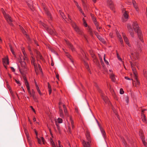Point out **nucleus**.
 <instances>
[{"mask_svg":"<svg viewBox=\"0 0 147 147\" xmlns=\"http://www.w3.org/2000/svg\"><path fill=\"white\" fill-rule=\"evenodd\" d=\"M74 2L75 3V5L77 7H78L79 6V5H78V3L76 1H74Z\"/></svg>","mask_w":147,"mask_h":147,"instance_id":"obj_54","label":"nucleus"},{"mask_svg":"<svg viewBox=\"0 0 147 147\" xmlns=\"http://www.w3.org/2000/svg\"><path fill=\"white\" fill-rule=\"evenodd\" d=\"M51 145H52L53 147H56L55 144H54V142H52L51 143Z\"/></svg>","mask_w":147,"mask_h":147,"instance_id":"obj_64","label":"nucleus"},{"mask_svg":"<svg viewBox=\"0 0 147 147\" xmlns=\"http://www.w3.org/2000/svg\"><path fill=\"white\" fill-rule=\"evenodd\" d=\"M59 13H60V14L61 15L62 17H63L64 15V13L63 12H62L61 11L59 10Z\"/></svg>","mask_w":147,"mask_h":147,"instance_id":"obj_46","label":"nucleus"},{"mask_svg":"<svg viewBox=\"0 0 147 147\" xmlns=\"http://www.w3.org/2000/svg\"><path fill=\"white\" fill-rule=\"evenodd\" d=\"M56 77L58 79V80H59V74L57 73V74H56Z\"/></svg>","mask_w":147,"mask_h":147,"instance_id":"obj_60","label":"nucleus"},{"mask_svg":"<svg viewBox=\"0 0 147 147\" xmlns=\"http://www.w3.org/2000/svg\"><path fill=\"white\" fill-rule=\"evenodd\" d=\"M130 64L131 65V67L132 69V71L133 72V74L134 75V78H137V72L136 70V69L135 67L134 66V64L132 63V62H130Z\"/></svg>","mask_w":147,"mask_h":147,"instance_id":"obj_5","label":"nucleus"},{"mask_svg":"<svg viewBox=\"0 0 147 147\" xmlns=\"http://www.w3.org/2000/svg\"><path fill=\"white\" fill-rule=\"evenodd\" d=\"M36 90L38 91V92L39 94H40V95H42V93L40 91V90L39 88V86H37V87H36Z\"/></svg>","mask_w":147,"mask_h":147,"instance_id":"obj_35","label":"nucleus"},{"mask_svg":"<svg viewBox=\"0 0 147 147\" xmlns=\"http://www.w3.org/2000/svg\"><path fill=\"white\" fill-rule=\"evenodd\" d=\"M124 78H125V79L127 80H132V81H133V80L132 78H128L127 77L125 76V77Z\"/></svg>","mask_w":147,"mask_h":147,"instance_id":"obj_50","label":"nucleus"},{"mask_svg":"<svg viewBox=\"0 0 147 147\" xmlns=\"http://www.w3.org/2000/svg\"><path fill=\"white\" fill-rule=\"evenodd\" d=\"M59 113L60 117L62 118H64V115L62 109L61 108V106L59 107Z\"/></svg>","mask_w":147,"mask_h":147,"instance_id":"obj_19","label":"nucleus"},{"mask_svg":"<svg viewBox=\"0 0 147 147\" xmlns=\"http://www.w3.org/2000/svg\"><path fill=\"white\" fill-rule=\"evenodd\" d=\"M94 23V24L96 26V27H97L99 26V24L97 22H96Z\"/></svg>","mask_w":147,"mask_h":147,"instance_id":"obj_52","label":"nucleus"},{"mask_svg":"<svg viewBox=\"0 0 147 147\" xmlns=\"http://www.w3.org/2000/svg\"><path fill=\"white\" fill-rule=\"evenodd\" d=\"M116 34L117 36V37L118 38H119V40L120 41L121 44V45L124 46V44L123 43V39H122V38L121 37V35H120L119 32H118V31H117L116 32Z\"/></svg>","mask_w":147,"mask_h":147,"instance_id":"obj_10","label":"nucleus"},{"mask_svg":"<svg viewBox=\"0 0 147 147\" xmlns=\"http://www.w3.org/2000/svg\"><path fill=\"white\" fill-rule=\"evenodd\" d=\"M38 56L40 59L43 60V58L41 54H40Z\"/></svg>","mask_w":147,"mask_h":147,"instance_id":"obj_58","label":"nucleus"},{"mask_svg":"<svg viewBox=\"0 0 147 147\" xmlns=\"http://www.w3.org/2000/svg\"><path fill=\"white\" fill-rule=\"evenodd\" d=\"M86 136H90V132L88 130H87L86 131Z\"/></svg>","mask_w":147,"mask_h":147,"instance_id":"obj_41","label":"nucleus"},{"mask_svg":"<svg viewBox=\"0 0 147 147\" xmlns=\"http://www.w3.org/2000/svg\"><path fill=\"white\" fill-rule=\"evenodd\" d=\"M87 29L88 31V32H89L90 34L92 36L93 33L91 27L89 26H88Z\"/></svg>","mask_w":147,"mask_h":147,"instance_id":"obj_26","label":"nucleus"},{"mask_svg":"<svg viewBox=\"0 0 147 147\" xmlns=\"http://www.w3.org/2000/svg\"><path fill=\"white\" fill-rule=\"evenodd\" d=\"M104 60L105 63L107 65H108L109 64V62L107 61L105 59V55L104 56Z\"/></svg>","mask_w":147,"mask_h":147,"instance_id":"obj_40","label":"nucleus"},{"mask_svg":"<svg viewBox=\"0 0 147 147\" xmlns=\"http://www.w3.org/2000/svg\"><path fill=\"white\" fill-rule=\"evenodd\" d=\"M120 93L121 94H123L124 93V91L123 89L121 88L120 90Z\"/></svg>","mask_w":147,"mask_h":147,"instance_id":"obj_44","label":"nucleus"},{"mask_svg":"<svg viewBox=\"0 0 147 147\" xmlns=\"http://www.w3.org/2000/svg\"><path fill=\"white\" fill-rule=\"evenodd\" d=\"M47 31L51 34L53 35L55 34V31L51 29L47 28Z\"/></svg>","mask_w":147,"mask_h":147,"instance_id":"obj_23","label":"nucleus"},{"mask_svg":"<svg viewBox=\"0 0 147 147\" xmlns=\"http://www.w3.org/2000/svg\"><path fill=\"white\" fill-rule=\"evenodd\" d=\"M123 16L125 19H127L128 18V14L127 13L126 11H124L123 14Z\"/></svg>","mask_w":147,"mask_h":147,"instance_id":"obj_25","label":"nucleus"},{"mask_svg":"<svg viewBox=\"0 0 147 147\" xmlns=\"http://www.w3.org/2000/svg\"><path fill=\"white\" fill-rule=\"evenodd\" d=\"M58 122L59 123H61L63 122V120L62 119L60 118H58L57 119Z\"/></svg>","mask_w":147,"mask_h":147,"instance_id":"obj_39","label":"nucleus"},{"mask_svg":"<svg viewBox=\"0 0 147 147\" xmlns=\"http://www.w3.org/2000/svg\"><path fill=\"white\" fill-rule=\"evenodd\" d=\"M110 77L112 81L114 82L115 81V79L114 76V75L113 74H111L110 75Z\"/></svg>","mask_w":147,"mask_h":147,"instance_id":"obj_32","label":"nucleus"},{"mask_svg":"<svg viewBox=\"0 0 147 147\" xmlns=\"http://www.w3.org/2000/svg\"><path fill=\"white\" fill-rule=\"evenodd\" d=\"M109 36L111 37V38H113V33L110 32L109 33Z\"/></svg>","mask_w":147,"mask_h":147,"instance_id":"obj_57","label":"nucleus"},{"mask_svg":"<svg viewBox=\"0 0 147 147\" xmlns=\"http://www.w3.org/2000/svg\"><path fill=\"white\" fill-rule=\"evenodd\" d=\"M63 107L64 109V113L65 115L68 116V113L67 112V108L66 107L65 105H63Z\"/></svg>","mask_w":147,"mask_h":147,"instance_id":"obj_22","label":"nucleus"},{"mask_svg":"<svg viewBox=\"0 0 147 147\" xmlns=\"http://www.w3.org/2000/svg\"><path fill=\"white\" fill-rule=\"evenodd\" d=\"M135 57H136V58H135V59H138V58H139V54H138V53H136V54L135 53Z\"/></svg>","mask_w":147,"mask_h":147,"instance_id":"obj_45","label":"nucleus"},{"mask_svg":"<svg viewBox=\"0 0 147 147\" xmlns=\"http://www.w3.org/2000/svg\"><path fill=\"white\" fill-rule=\"evenodd\" d=\"M65 53L66 54V55L67 56V57H68L69 58V59H70V60L71 61L72 63H73L74 61H73V60L72 59L71 56L67 53H66L65 52Z\"/></svg>","mask_w":147,"mask_h":147,"instance_id":"obj_27","label":"nucleus"},{"mask_svg":"<svg viewBox=\"0 0 147 147\" xmlns=\"http://www.w3.org/2000/svg\"><path fill=\"white\" fill-rule=\"evenodd\" d=\"M69 118L71 125L72 128V129H74V122L72 119V117L71 116H70Z\"/></svg>","mask_w":147,"mask_h":147,"instance_id":"obj_24","label":"nucleus"},{"mask_svg":"<svg viewBox=\"0 0 147 147\" xmlns=\"http://www.w3.org/2000/svg\"><path fill=\"white\" fill-rule=\"evenodd\" d=\"M137 33L138 37L140 40L142 42H144L143 38V36L142 32L140 30H138L136 32Z\"/></svg>","mask_w":147,"mask_h":147,"instance_id":"obj_11","label":"nucleus"},{"mask_svg":"<svg viewBox=\"0 0 147 147\" xmlns=\"http://www.w3.org/2000/svg\"><path fill=\"white\" fill-rule=\"evenodd\" d=\"M9 47H10V48L11 50V52L12 53H13V55H15V53H14V51L13 50L11 46H9Z\"/></svg>","mask_w":147,"mask_h":147,"instance_id":"obj_42","label":"nucleus"},{"mask_svg":"<svg viewBox=\"0 0 147 147\" xmlns=\"http://www.w3.org/2000/svg\"><path fill=\"white\" fill-rule=\"evenodd\" d=\"M97 38L103 43L105 44L106 43V42L105 41L104 39L100 35L99 36H98Z\"/></svg>","mask_w":147,"mask_h":147,"instance_id":"obj_20","label":"nucleus"},{"mask_svg":"<svg viewBox=\"0 0 147 147\" xmlns=\"http://www.w3.org/2000/svg\"><path fill=\"white\" fill-rule=\"evenodd\" d=\"M82 35L84 37V38L86 39V40L87 41V36H86V35H85L84 34H83Z\"/></svg>","mask_w":147,"mask_h":147,"instance_id":"obj_56","label":"nucleus"},{"mask_svg":"<svg viewBox=\"0 0 147 147\" xmlns=\"http://www.w3.org/2000/svg\"><path fill=\"white\" fill-rule=\"evenodd\" d=\"M37 138L38 142V143L39 144H40L41 143V141L40 139H39V138H38V137H37Z\"/></svg>","mask_w":147,"mask_h":147,"instance_id":"obj_55","label":"nucleus"},{"mask_svg":"<svg viewBox=\"0 0 147 147\" xmlns=\"http://www.w3.org/2000/svg\"><path fill=\"white\" fill-rule=\"evenodd\" d=\"M34 99V101L36 102H38V100L36 98V97L35 95L34 96V97H32Z\"/></svg>","mask_w":147,"mask_h":147,"instance_id":"obj_48","label":"nucleus"},{"mask_svg":"<svg viewBox=\"0 0 147 147\" xmlns=\"http://www.w3.org/2000/svg\"><path fill=\"white\" fill-rule=\"evenodd\" d=\"M24 81H25V84L26 85H26H27V84H28V86H29V84L28 83V81L26 79V77H24Z\"/></svg>","mask_w":147,"mask_h":147,"instance_id":"obj_37","label":"nucleus"},{"mask_svg":"<svg viewBox=\"0 0 147 147\" xmlns=\"http://www.w3.org/2000/svg\"><path fill=\"white\" fill-rule=\"evenodd\" d=\"M134 5L136 9V10L137 11H138V8L136 4Z\"/></svg>","mask_w":147,"mask_h":147,"instance_id":"obj_61","label":"nucleus"},{"mask_svg":"<svg viewBox=\"0 0 147 147\" xmlns=\"http://www.w3.org/2000/svg\"><path fill=\"white\" fill-rule=\"evenodd\" d=\"M97 29L98 30V31L100 32V30L101 28L102 27H96Z\"/></svg>","mask_w":147,"mask_h":147,"instance_id":"obj_59","label":"nucleus"},{"mask_svg":"<svg viewBox=\"0 0 147 147\" xmlns=\"http://www.w3.org/2000/svg\"><path fill=\"white\" fill-rule=\"evenodd\" d=\"M82 20L83 22V25L86 27H88L87 24L85 19L83 18Z\"/></svg>","mask_w":147,"mask_h":147,"instance_id":"obj_31","label":"nucleus"},{"mask_svg":"<svg viewBox=\"0 0 147 147\" xmlns=\"http://www.w3.org/2000/svg\"><path fill=\"white\" fill-rule=\"evenodd\" d=\"M20 29L21 30H22L23 33L24 34H26V32L25 30L21 26H20Z\"/></svg>","mask_w":147,"mask_h":147,"instance_id":"obj_34","label":"nucleus"},{"mask_svg":"<svg viewBox=\"0 0 147 147\" xmlns=\"http://www.w3.org/2000/svg\"><path fill=\"white\" fill-rule=\"evenodd\" d=\"M122 36L124 39L125 42L126 43V44L129 47H131V45L129 43V40L128 38L126 36L125 34L123 33Z\"/></svg>","mask_w":147,"mask_h":147,"instance_id":"obj_8","label":"nucleus"},{"mask_svg":"<svg viewBox=\"0 0 147 147\" xmlns=\"http://www.w3.org/2000/svg\"><path fill=\"white\" fill-rule=\"evenodd\" d=\"M72 27L75 30L77 34L80 35L83 34V32L81 30L80 28L75 24H73L72 25Z\"/></svg>","mask_w":147,"mask_h":147,"instance_id":"obj_2","label":"nucleus"},{"mask_svg":"<svg viewBox=\"0 0 147 147\" xmlns=\"http://www.w3.org/2000/svg\"><path fill=\"white\" fill-rule=\"evenodd\" d=\"M67 16H68V18H67L65 17V16L64 15L63 16L62 18H63L67 22H71V19L70 18L69 16V14H67Z\"/></svg>","mask_w":147,"mask_h":147,"instance_id":"obj_18","label":"nucleus"},{"mask_svg":"<svg viewBox=\"0 0 147 147\" xmlns=\"http://www.w3.org/2000/svg\"><path fill=\"white\" fill-rule=\"evenodd\" d=\"M94 33L95 34V35L97 37L99 35L98 33L96 31H94Z\"/></svg>","mask_w":147,"mask_h":147,"instance_id":"obj_62","label":"nucleus"},{"mask_svg":"<svg viewBox=\"0 0 147 147\" xmlns=\"http://www.w3.org/2000/svg\"><path fill=\"white\" fill-rule=\"evenodd\" d=\"M20 63L22 67H24V68L26 67V63L24 61H20Z\"/></svg>","mask_w":147,"mask_h":147,"instance_id":"obj_29","label":"nucleus"},{"mask_svg":"<svg viewBox=\"0 0 147 147\" xmlns=\"http://www.w3.org/2000/svg\"><path fill=\"white\" fill-rule=\"evenodd\" d=\"M91 142L88 141L86 142L84 140H83L82 144L84 147H90V143Z\"/></svg>","mask_w":147,"mask_h":147,"instance_id":"obj_13","label":"nucleus"},{"mask_svg":"<svg viewBox=\"0 0 147 147\" xmlns=\"http://www.w3.org/2000/svg\"><path fill=\"white\" fill-rule=\"evenodd\" d=\"M44 9L45 11V13L47 15L49 20V22H51L53 18L51 13L49 11L47 8L45 7H44Z\"/></svg>","mask_w":147,"mask_h":147,"instance_id":"obj_3","label":"nucleus"},{"mask_svg":"<svg viewBox=\"0 0 147 147\" xmlns=\"http://www.w3.org/2000/svg\"><path fill=\"white\" fill-rule=\"evenodd\" d=\"M100 130L101 131V132L102 133V134L103 137L105 138L106 137V134L105 132V130H104V129L101 127H100Z\"/></svg>","mask_w":147,"mask_h":147,"instance_id":"obj_21","label":"nucleus"},{"mask_svg":"<svg viewBox=\"0 0 147 147\" xmlns=\"http://www.w3.org/2000/svg\"><path fill=\"white\" fill-rule=\"evenodd\" d=\"M56 125L57 127V128L58 130L59 131L60 130V127L59 125L57 123H56Z\"/></svg>","mask_w":147,"mask_h":147,"instance_id":"obj_51","label":"nucleus"},{"mask_svg":"<svg viewBox=\"0 0 147 147\" xmlns=\"http://www.w3.org/2000/svg\"><path fill=\"white\" fill-rule=\"evenodd\" d=\"M117 57L118 59L119 60H120V61H122V59H121V57H120V56L117 53Z\"/></svg>","mask_w":147,"mask_h":147,"instance_id":"obj_43","label":"nucleus"},{"mask_svg":"<svg viewBox=\"0 0 147 147\" xmlns=\"http://www.w3.org/2000/svg\"><path fill=\"white\" fill-rule=\"evenodd\" d=\"M65 41L66 44L67 45L68 47L71 49L72 51L73 52L75 51V49L74 48L73 45L69 41L66 40H65Z\"/></svg>","mask_w":147,"mask_h":147,"instance_id":"obj_9","label":"nucleus"},{"mask_svg":"<svg viewBox=\"0 0 147 147\" xmlns=\"http://www.w3.org/2000/svg\"><path fill=\"white\" fill-rule=\"evenodd\" d=\"M143 75L145 77H147V73L146 71L145 70H144L143 71Z\"/></svg>","mask_w":147,"mask_h":147,"instance_id":"obj_38","label":"nucleus"},{"mask_svg":"<svg viewBox=\"0 0 147 147\" xmlns=\"http://www.w3.org/2000/svg\"><path fill=\"white\" fill-rule=\"evenodd\" d=\"M132 26L135 32H136L137 31L140 29L138 25L136 22H133Z\"/></svg>","mask_w":147,"mask_h":147,"instance_id":"obj_7","label":"nucleus"},{"mask_svg":"<svg viewBox=\"0 0 147 147\" xmlns=\"http://www.w3.org/2000/svg\"><path fill=\"white\" fill-rule=\"evenodd\" d=\"M28 50L30 51H31V48H30V46L29 45H28Z\"/></svg>","mask_w":147,"mask_h":147,"instance_id":"obj_63","label":"nucleus"},{"mask_svg":"<svg viewBox=\"0 0 147 147\" xmlns=\"http://www.w3.org/2000/svg\"><path fill=\"white\" fill-rule=\"evenodd\" d=\"M127 27L128 30L130 33L131 36L132 37H134V33L131 26L128 24L127 25Z\"/></svg>","mask_w":147,"mask_h":147,"instance_id":"obj_6","label":"nucleus"},{"mask_svg":"<svg viewBox=\"0 0 147 147\" xmlns=\"http://www.w3.org/2000/svg\"><path fill=\"white\" fill-rule=\"evenodd\" d=\"M48 88L49 89V95H50L51 93V85H50V84L49 82H48Z\"/></svg>","mask_w":147,"mask_h":147,"instance_id":"obj_28","label":"nucleus"},{"mask_svg":"<svg viewBox=\"0 0 147 147\" xmlns=\"http://www.w3.org/2000/svg\"><path fill=\"white\" fill-rule=\"evenodd\" d=\"M3 64L5 67L6 68V66L9 64V59L8 57H6L5 58L3 59Z\"/></svg>","mask_w":147,"mask_h":147,"instance_id":"obj_12","label":"nucleus"},{"mask_svg":"<svg viewBox=\"0 0 147 147\" xmlns=\"http://www.w3.org/2000/svg\"><path fill=\"white\" fill-rule=\"evenodd\" d=\"M107 5L109 6L110 9L113 10L114 8L113 3L111 0H107Z\"/></svg>","mask_w":147,"mask_h":147,"instance_id":"obj_15","label":"nucleus"},{"mask_svg":"<svg viewBox=\"0 0 147 147\" xmlns=\"http://www.w3.org/2000/svg\"><path fill=\"white\" fill-rule=\"evenodd\" d=\"M92 19V21L94 23L97 22L96 18L95 17L93 18Z\"/></svg>","mask_w":147,"mask_h":147,"instance_id":"obj_53","label":"nucleus"},{"mask_svg":"<svg viewBox=\"0 0 147 147\" xmlns=\"http://www.w3.org/2000/svg\"><path fill=\"white\" fill-rule=\"evenodd\" d=\"M136 81H134L133 80L132 81V84L133 86H135L136 87H138L139 86V85L140 84V82L138 81V77H137V78H135Z\"/></svg>","mask_w":147,"mask_h":147,"instance_id":"obj_14","label":"nucleus"},{"mask_svg":"<svg viewBox=\"0 0 147 147\" xmlns=\"http://www.w3.org/2000/svg\"><path fill=\"white\" fill-rule=\"evenodd\" d=\"M146 109L143 110L142 111V117L141 118L142 119V121H143V122L144 123L146 122V119L145 118V115L144 113V111L146 110Z\"/></svg>","mask_w":147,"mask_h":147,"instance_id":"obj_17","label":"nucleus"},{"mask_svg":"<svg viewBox=\"0 0 147 147\" xmlns=\"http://www.w3.org/2000/svg\"><path fill=\"white\" fill-rule=\"evenodd\" d=\"M102 98L103 100H104L106 102H107L108 104L110 103V102L108 100L107 98V97H105L104 98L103 97Z\"/></svg>","mask_w":147,"mask_h":147,"instance_id":"obj_36","label":"nucleus"},{"mask_svg":"<svg viewBox=\"0 0 147 147\" xmlns=\"http://www.w3.org/2000/svg\"><path fill=\"white\" fill-rule=\"evenodd\" d=\"M135 65L137 67V68L139 69V65H138V63L135 62L134 63V66Z\"/></svg>","mask_w":147,"mask_h":147,"instance_id":"obj_49","label":"nucleus"},{"mask_svg":"<svg viewBox=\"0 0 147 147\" xmlns=\"http://www.w3.org/2000/svg\"><path fill=\"white\" fill-rule=\"evenodd\" d=\"M23 54L24 55V60H25L27 58V55L26 53H23Z\"/></svg>","mask_w":147,"mask_h":147,"instance_id":"obj_47","label":"nucleus"},{"mask_svg":"<svg viewBox=\"0 0 147 147\" xmlns=\"http://www.w3.org/2000/svg\"><path fill=\"white\" fill-rule=\"evenodd\" d=\"M2 13L5 19L9 23L11 26H13V24L12 23V20L11 17L9 14H6L4 11H2Z\"/></svg>","mask_w":147,"mask_h":147,"instance_id":"obj_1","label":"nucleus"},{"mask_svg":"<svg viewBox=\"0 0 147 147\" xmlns=\"http://www.w3.org/2000/svg\"><path fill=\"white\" fill-rule=\"evenodd\" d=\"M92 59H93V61H94V63H97L98 60L96 58V56H94V57H92Z\"/></svg>","mask_w":147,"mask_h":147,"instance_id":"obj_30","label":"nucleus"},{"mask_svg":"<svg viewBox=\"0 0 147 147\" xmlns=\"http://www.w3.org/2000/svg\"><path fill=\"white\" fill-rule=\"evenodd\" d=\"M30 60L32 65H34L35 69H36L37 68V65L35 62V58L34 57L32 56L30 59Z\"/></svg>","mask_w":147,"mask_h":147,"instance_id":"obj_16","label":"nucleus"},{"mask_svg":"<svg viewBox=\"0 0 147 147\" xmlns=\"http://www.w3.org/2000/svg\"><path fill=\"white\" fill-rule=\"evenodd\" d=\"M26 88L28 91V92L31 96L32 97H34V96L35 95V93L34 90L33 89H32L31 92L30 90V87L28 85V84H27Z\"/></svg>","mask_w":147,"mask_h":147,"instance_id":"obj_4","label":"nucleus"},{"mask_svg":"<svg viewBox=\"0 0 147 147\" xmlns=\"http://www.w3.org/2000/svg\"><path fill=\"white\" fill-rule=\"evenodd\" d=\"M87 140L88 141L90 142H91V139L90 137V136H86Z\"/></svg>","mask_w":147,"mask_h":147,"instance_id":"obj_33","label":"nucleus"}]
</instances>
